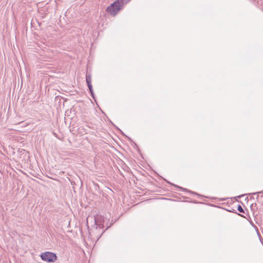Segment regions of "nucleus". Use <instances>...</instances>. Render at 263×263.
Returning <instances> with one entry per match:
<instances>
[{
	"label": "nucleus",
	"mask_w": 263,
	"mask_h": 263,
	"mask_svg": "<svg viewBox=\"0 0 263 263\" xmlns=\"http://www.w3.org/2000/svg\"><path fill=\"white\" fill-rule=\"evenodd\" d=\"M130 0H117L106 8V11L111 16H115L121 10L124 5Z\"/></svg>",
	"instance_id": "nucleus-1"
},
{
	"label": "nucleus",
	"mask_w": 263,
	"mask_h": 263,
	"mask_svg": "<svg viewBox=\"0 0 263 263\" xmlns=\"http://www.w3.org/2000/svg\"><path fill=\"white\" fill-rule=\"evenodd\" d=\"M41 257L42 260L48 262H53L57 259L55 254L49 252H46L41 254Z\"/></svg>",
	"instance_id": "nucleus-2"
},
{
	"label": "nucleus",
	"mask_w": 263,
	"mask_h": 263,
	"mask_svg": "<svg viewBox=\"0 0 263 263\" xmlns=\"http://www.w3.org/2000/svg\"><path fill=\"white\" fill-rule=\"evenodd\" d=\"M256 206V203H254V204H252V205H251V208L252 209V210L253 209V208L255 207Z\"/></svg>",
	"instance_id": "nucleus-6"
},
{
	"label": "nucleus",
	"mask_w": 263,
	"mask_h": 263,
	"mask_svg": "<svg viewBox=\"0 0 263 263\" xmlns=\"http://www.w3.org/2000/svg\"><path fill=\"white\" fill-rule=\"evenodd\" d=\"M87 84V86L88 87L90 92H91V95H93L92 86L91 83Z\"/></svg>",
	"instance_id": "nucleus-4"
},
{
	"label": "nucleus",
	"mask_w": 263,
	"mask_h": 263,
	"mask_svg": "<svg viewBox=\"0 0 263 263\" xmlns=\"http://www.w3.org/2000/svg\"><path fill=\"white\" fill-rule=\"evenodd\" d=\"M258 198H259V196H258V195H257V196L256 197V199H257V200H258Z\"/></svg>",
	"instance_id": "nucleus-8"
},
{
	"label": "nucleus",
	"mask_w": 263,
	"mask_h": 263,
	"mask_svg": "<svg viewBox=\"0 0 263 263\" xmlns=\"http://www.w3.org/2000/svg\"><path fill=\"white\" fill-rule=\"evenodd\" d=\"M237 210L241 213H244V211L241 205H239L237 208Z\"/></svg>",
	"instance_id": "nucleus-5"
},
{
	"label": "nucleus",
	"mask_w": 263,
	"mask_h": 263,
	"mask_svg": "<svg viewBox=\"0 0 263 263\" xmlns=\"http://www.w3.org/2000/svg\"><path fill=\"white\" fill-rule=\"evenodd\" d=\"M261 192H257V193H254V194H259V193H261Z\"/></svg>",
	"instance_id": "nucleus-7"
},
{
	"label": "nucleus",
	"mask_w": 263,
	"mask_h": 263,
	"mask_svg": "<svg viewBox=\"0 0 263 263\" xmlns=\"http://www.w3.org/2000/svg\"><path fill=\"white\" fill-rule=\"evenodd\" d=\"M86 81L87 84L91 83V77L90 74H88V73H86Z\"/></svg>",
	"instance_id": "nucleus-3"
}]
</instances>
